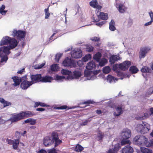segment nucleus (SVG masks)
Returning a JSON list of instances; mask_svg holds the SVG:
<instances>
[{
    "label": "nucleus",
    "mask_w": 153,
    "mask_h": 153,
    "mask_svg": "<svg viewBox=\"0 0 153 153\" xmlns=\"http://www.w3.org/2000/svg\"><path fill=\"white\" fill-rule=\"evenodd\" d=\"M33 115V114L30 111H22L19 113L13 114L9 120L12 123L16 122L27 117H31Z\"/></svg>",
    "instance_id": "f257e3e1"
},
{
    "label": "nucleus",
    "mask_w": 153,
    "mask_h": 153,
    "mask_svg": "<svg viewBox=\"0 0 153 153\" xmlns=\"http://www.w3.org/2000/svg\"><path fill=\"white\" fill-rule=\"evenodd\" d=\"M10 49L11 48L9 46L6 47L3 46L0 48V57H1V63L4 62H6L8 59L7 55L10 53Z\"/></svg>",
    "instance_id": "f03ea898"
},
{
    "label": "nucleus",
    "mask_w": 153,
    "mask_h": 153,
    "mask_svg": "<svg viewBox=\"0 0 153 153\" xmlns=\"http://www.w3.org/2000/svg\"><path fill=\"white\" fill-rule=\"evenodd\" d=\"M147 138L143 135H138L134 138L133 143L139 146H145L146 143Z\"/></svg>",
    "instance_id": "7ed1b4c3"
},
{
    "label": "nucleus",
    "mask_w": 153,
    "mask_h": 153,
    "mask_svg": "<svg viewBox=\"0 0 153 153\" xmlns=\"http://www.w3.org/2000/svg\"><path fill=\"white\" fill-rule=\"evenodd\" d=\"M51 137L52 138L53 144L54 143V148L59 146L62 143V140L59 138V134L57 132L53 131L51 133Z\"/></svg>",
    "instance_id": "20e7f679"
},
{
    "label": "nucleus",
    "mask_w": 153,
    "mask_h": 153,
    "mask_svg": "<svg viewBox=\"0 0 153 153\" xmlns=\"http://www.w3.org/2000/svg\"><path fill=\"white\" fill-rule=\"evenodd\" d=\"M27 75H25L22 77V81L21 84V87L23 89H26L29 86L33 84L31 81H27Z\"/></svg>",
    "instance_id": "39448f33"
},
{
    "label": "nucleus",
    "mask_w": 153,
    "mask_h": 153,
    "mask_svg": "<svg viewBox=\"0 0 153 153\" xmlns=\"http://www.w3.org/2000/svg\"><path fill=\"white\" fill-rule=\"evenodd\" d=\"M12 34L14 37L16 38L17 39L20 40L25 37L26 32L25 31L21 30H17L14 29L13 31Z\"/></svg>",
    "instance_id": "423d86ee"
},
{
    "label": "nucleus",
    "mask_w": 153,
    "mask_h": 153,
    "mask_svg": "<svg viewBox=\"0 0 153 153\" xmlns=\"http://www.w3.org/2000/svg\"><path fill=\"white\" fill-rule=\"evenodd\" d=\"M131 132L130 129L127 128L124 129L121 134L122 139L123 140H127L131 137Z\"/></svg>",
    "instance_id": "0eeeda50"
},
{
    "label": "nucleus",
    "mask_w": 153,
    "mask_h": 153,
    "mask_svg": "<svg viewBox=\"0 0 153 153\" xmlns=\"http://www.w3.org/2000/svg\"><path fill=\"white\" fill-rule=\"evenodd\" d=\"M30 78L31 79V82L34 83L40 82L41 78H42L41 74H30Z\"/></svg>",
    "instance_id": "6e6552de"
},
{
    "label": "nucleus",
    "mask_w": 153,
    "mask_h": 153,
    "mask_svg": "<svg viewBox=\"0 0 153 153\" xmlns=\"http://www.w3.org/2000/svg\"><path fill=\"white\" fill-rule=\"evenodd\" d=\"M52 138L50 136H46L43 139V143L46 147L50 146L53 145Z\"/></svg>",
    "instance_id": "1a4fd4ad"
},
{
    "label": "nucleus",
    "mask_w": 153,
    "mask_h": 153,
    "mask_svg": "<svg viewBox=\"0 0 153 153\" xmlns=\"http://www.w3.org/2000/svg\"><path fill=\"white\" fill-rule=\"evenodd\" d=\"M131 63L130 61H126L119 65V68L123 71L127 69L130 66Z\"/></svg>",
    "instance_id": "9d476101"
},
{
    "label": "nucleus",
    "mask_w": 153,
    "mask_h": 153,
    "mask_svg": "<svg viewBox=\"0 0 153 153\" xmlns=\"http://www.w3.org/2000/svg\"><path fill=\"white\" fill-rule=\"evenodd\" d=\"M82 51L79 50L78 51L74 50L71 53V56L73 58H79L82 57Z\"/></svg>",
    "instance_id": "9b49d317"
},
{
    "label": "nucleus",
    "mask_w": 153,
    "mask_h": 153,
    "mask_svg": "<svg viewBox=\"0 0 153 153\" xmlns=\"http://www.w3.org/2000/svg\"><path fill=\"white\" fill-rule=\"evenodd\" d=\"M74 63V61L71 58L67 57L63 61L62 64L64 66L71 67L73 65Z\"/></svg>",
    "instance_id": "f8f14e48"
},
{
    "label": "nucleus",
    "mask_w": 153,
    "mask_h": 153,
    "mask_svg": "<svg viewBox=\"0 0 153 153\" xmlns=\"http://www.w3.org/2000/svg\"><path fill=\"white\" fill-rule=\"evenodd\" d=\"M122 153H133L134 150L132 147L129 145H128L122 149Z\"/></svg>",
    "instance_id": "ddd939ff"
},
{
    "label": "nucleus",
    "mask_w": 153,
    "mask_h": 153,
    "mask_svg": "<svg viewBox=\"0 0 153 153\" xmlns=\"http://www.w3.org/2000/svg\"><path fill=\"white\" fill-rule=\"evenodd\" d=\"M150 50L147 48H143L140 49V51L139 52V57L140 59L142 58H144L146 56V54L147 53L148 51Z\"/></svg>",
    "instance_id": "4468645a"
},
{
    "label": "nucleus",
    "mask_w": 153,
    "mask_h": 153,
    "mask_svg": "<svg viewBox=\"0 0 153 153\" xmlns=\"http://www.w3.org/2000/svg\"><path fill=\"white\" fill-rule=\"evenodd\" d=\"M91 7L98 10H100L102 7L99 5L97 0H92L89 3Z\"/></svg>",
    "instance_id": "2eb2a0df"
},
{
    "label": "nucleus",
    "mask_w": 153,
    "mask_h": 153,
    "mask_svg": "<svg viewBox=\"0 0 153 153\" xmlns=\"http://www.w3.org/2000/svg\"><path fill=\"white\" fill-rule=\"evenodd\" d=\"M73 74L69 76V78L70 79H78L79 77H80L82 74L81 72L77 71H74L73 72Z\"/></svg>",
    "instance_id": "dca6fc26"
},
{
    "label": "nucleus",
    "mask_w": 153,
    "mask_h": 153,
    "mask_svg": "<svg viewBox=\"0 0 153 153\" xmlns=\"http://www.w3.org/2000/svg\"><path fill=\"white\" fill-rule=\"evenodd\" d=\"M120 59V57L117 55H112L110 58L109 62L111 64H113L116 61Z\"/></svg>",
    "instance_id": "f3484780"
},
{
    "label": "nucleus",
    "mask_w": 153,
    "mask_h": 153,
    "mask_svg": "<svg viewBox=\"0 0 153 153\" xmlns=\"http://www.w3.org/2000/svg\"><path fill=\"white\" fill-rule=\"evenodd\" d=\"M18 42L16 40L15 38H11L10 42H9V47L11 49H13L15 48L17 45Z\"/></svg>",
    "instance_id": "a211bd4d"
},
{
    "label": "nucleus",
    "mask_w": 153,
    "mask_h": 153,
    "mask_svg": "<svg viewBox=\"0 0 153 153\" xmlns=\"http://www.w3.org/2000/svg\"><path fill=\"white\" fill-rule=\"evenodd\" d=\"M10 38L11 37L7 36H5L4 37H3L2 39L0 42V45L2 46L4 45L9 44Z\"/></svg>",
    "instance_id": "6ab92c4d"
},
{
    "label": "nucleus",
    "mask_w": 153,
    "mask_h": 153,
    "mask_svg": "<svg viewBox=\"0 0 153 153\" xmlns=\"http://www.w3.org/2000/svg\"><path fill=\"white\" fill-rule=\"evenodd\" d=\"M12 79L14 82L13 85L15 86L19 85L22 81V78L19 79V77L17 76L12 77Z\"/></svg>",
    "instance_id": "aec40b11"
},
{
    "label": "nucleus",
    "mask_w": 153,
    "mask_h": 153,
    "mask_svg": "<svg viewBox=\"0 0 153 153\" xmlns=\"http://www.w3.org/2000/svg\"><path fill=\"white\" fill-rule=\"evenodd\" d=\"M41 82H51L52 79L51 76L47 75L45 76H42L41 78Z\"/></svg>",
    "instance_id": "412c9836"
},
{
    "label": "nucleus",
    "mask_w": 153,
    "mask_h": 153,
    "mask_svg": "<svg viewBox=\"0 0 153 153\" xmlns=\"http://www.w3.org/2000/svg\"><path fill=\"white\" fill-rule=\"evenodd\" d=\"M96 68V66L94 62L93 61H91L88 63L86 67V68L89 70L94 69Z\"/></svg>",
    "instance_id": "4be33fe9"
},
{
    "label": "nucleus",
    "mask_w": 153,
    "mask_h": 153,
    "mask_svg": "<svg viewBox=\"0 0 153 153\" xmlns=\"http://www.w3.org/2000/svg\"><path fill=\"white\" fill-rule=\"evenodd\" d=\"M0 102L3 104L4 107L10 106L12 105V103L11 102L7 101L5 100L4 99L1 97H0Z\"/></svg>",
    "instance_id": "5701e85b"
},
{
    "label": "nucleus",
    "mask_w": 153,
    "mask_h": 153,
    "mask_svg": "<svg viewBox=\"0 0 153 153\" xmlns=\"http://www.w3.org/2000/svg\"><path fill=\"white\" fill-rule=\"evenodd\" d=\"M116 109L117 113L115 112L114 113V115L116 116H118L122 114L123 113V111L122 110V107L121 106L117 107L116 108Z\"/></svg>",
    "instance_id": "b1692460"
},
{
    "label": "nucleus",
    "mask_w": 153,
    "mask_h": 153,
    "mask_svg": "<svg viewBox=\"0 0 153 153\" xmlns=\"http://www.w3.org/2000/svg\"><path fill=\"white\" fill-rule=\"evenodd\" d=\"M61 73L62 74L68 75L67 79L68 80L70 79L69 78V76H71V74H72L71 72V71L66 69H62L61 71Z\"/></svg>",
    "instance_id": "393cba45"
},
{
    "label": "nucleus",
    "mask_w": 153,
    "mask_h": 153,
    "mask_svg": "<svg viewBox=\"0 0 153 153\" xmlns=\"http://www.w3.org/2000/svg\"><path fill=\"white\" fill-rule=\"evenodd\" d=\"M19 139H15L12 144L13 147V149L16 150L17 149L18 146L19 144Z\"/></svg>",
    "instance_id": "a878e982"
},
{
    "label": "nucleus",
    "mask_w": 153,
    "mask_h": 153,
    "mask_svg": "<svg viewBox=\"0 0 153 153\" xmlns=\"http://www.w3.org/2000/svg\"><path fill=\"white\" fill-rule=\"evenodd\" d=\"M90 39L93 41L97 42V44L96 45V46L99 47L100 46L101 43H99V42L100 41V37L94 36L91 38Z\"/></svg>",
    "instance_id": "bb28decb"
},
{
    "label": "nucleus",
    "mask_w": 153,
    "mask_h": 153,
    "mask_svg": "<svg viewBox=\"0 0 153 153\" xmlns=\"http://www.w3.org/2000/svg\"><path fill=\"white\" fill-rule=\"evenodd\" d=\"M101 56L102 54L101 53L99 52H98L94 55L93 57V58L97 62H99L100 61V59Z\"/></svg>",
    "instance_id": "cd10ccee"
},
{
    "label": "nucleus",
    "mask_w": 153,
    "mask_h": 153,
    "mask_svg": "<svg viewBox=\"0 0 153 153\" xmlns=\"http://www.w3.org/2000/svg\"><path fill=\"white\" fill-rule=\"evenodd\" d=\"M98 17L100 18L103 20H106L108 18V15L107 13H105L103 12H100L98 16Z\"/></svg>",
    "instance_id": "c85d7f7f"
},
{
    "label": "nucleus",
    "mask_w": 153,
    "mask_h": 153,
    "mask_svg": "<svg viewBox=\"0 0 153 153\" xmlns=\"http://www.w3.org/2000/svg\"><path fill=\"white\" fill-rule=\"evenodd\" d=\"M109 28L110 30L112 31H114L116 30V28L114 26L115 22L114 20L112 19L109 22Z\"/></svg>",
    "instance_id": "c756f323"
},
{
    "label": "nucleus",
    "mask_w": 153,
    "mask_h": 153,
    "mask_svg": "<svg viewBox=\"0 0 153 153\" xmlns=\"http://www.w3.org/2000/svg\"><path fill=\"white\" fill-rule=\"evenodd\" d=\"M140 151L143 153H153L151 149L144 147H141Z\"/></svg>",
    "instance_id": "7c9ffc66"
},
{
    "label": "nucleus",
    "mask_w": 153,
    "mask_h": 153,
    "mask_svg": "<svg viewBox=\"0 0 153 153\" xmlns=\"http://www.w3.org/2000/svg\"><path fill=\"white\" fill-rule=\"evenodd\" d=\"M118 10L121 13H124L126 10V8L124 5L121 4H120L118 5Z\"/></svg>",
    "instance_id": "2f4dec72"
},
{
    "label": "nucleus",
    "mask_w": 153,
    "mask_h": 153,
    "mask_svg": "<svg viewBox=\"0 0 153 153\" xmlns=\"http://www.w3.org/2000/svg\"><path fill=\"white\" fill-rule=\"evenodd\" d=\"M151 69L146 66H143L141 69V71L143 73H149L151 71Z\"/></svg>",
    "instance_id": "473e14b6"
},
{
    "label": "nucleus",
    "mask_w": 153,
    "mask_h": 153,
    "mask_svg": "<svg viewBox=\"0 0 153 153\" xmlns=\"http://www.w3.org/2000/svg\"><path fill=\"white\" fill-rule=\"evenodd\" d=\"M107 81L110 83L114 82L115 80H116V78L110 75H108L107 76Z\"/></svg>",
    "instance_id": "72a5a7b5"
},
{
    "label": "nucleus",
    "mask_w": 153,
    "mask_h": 153,
    "mask_svg": "<svg viewBox=\"0 0 153 153\" xmlns=\"http://www.w3.org/2000/svg\"><path fill=\"white\" fill-rule=\"evenodd\" d=\"M129 70L130 71L132 74L136 73L138 71V70L136 67L135 66H131Z\"/></svg>",
    "instance_id": "f704fd0d"
},
{
    "label": "nucleus",
    "mask_w": 153,
    "mask_h": 153,
    "mask_svg": "<svg viewBox=\"0 0 153 153\" xmlns=\"http://www.w3.org/2000/svg\"><path fill=\"white\" fill-rule=\"evenodd\" d=\"M146 142V144H145V146L149 147H153V139L150 140L149 141H148V139L147 138Z\"/></svg>",
    "instance_id": "c9c22d12"
},
{
    "label": "nucleus",
    "mask_w": 153,
    "mask_h": 153,
    "mask_svg": "<svg viewBox=\"0 0 153 153\" xmlns=\"http://www.w3.org/2000/svg\"><path fill=\"white\" fill-rule=\"evenodd\" d=\"M104 137V134L100 131H99L97 134V137L98 138V140H102Z\"/></svg>",
    "instance_id": "e433bc0d"
},
{
    "label": "nucleus",
    "mask_w": 153,
    "mask_h": 153,
    "mask_svg": "<svg viewBox=\"0 0 153 153\" xmlns=\"http://www.w3.org/2000/svg\"><path fill=\"white\" fill-rule=\"evenodd\" d=\"M59 68L58 65L55 64L51 66V69L53 71H56L59 69Z\"/></svg>",
    "instance_id": "4c0bfd02"
},
{
    "label": "nucleus",
    "mask_w": 153,
    "mask_h": 153,
    "mask_svg": "<svg viewBox=\"0 0 153 153\" xmlns=\"http://www.w3.org/2000/svg\"><path fill=\"white\" fill-rule=\"evenodd\" d=\"M84 148L80 145L77 144L75 148V150L76 152H80L83 150Z\"/></svg>",
    "instance_id": "58836bf2"
},
{
    "label": "nucleus",
    "mask_w": 153,
    "mask_h": 153,
    "mask_svg": "<svg viewBox=\"0 0 153 153\" xmlns=\"http://www.w3.org/2000/svg\"><path fill=\"white\" fill-rule=\"evenodd\" d=\"M86 51L88 52H91L94 50V48L90 45H86Z\"/></svg>",
    "instance_id": "ea45409f"
},
{
    "label": "nucleus",
    "mask_w": 153,
    "mask_h": 153,
    "mask_svg": "<svg viewBox=\"0 0 153 153\" xmlns=\"http://www.w3.org/2000/svg\"><path fill=\"white\" fill-rule=\"evenodd\" d=\"M92 72V71L88 69V70H85L84 71V76L86 77L89 76H91Z\"/></svg>",
    "instance_id": "a19ab883"
},
{
    "label": "nucleus",
    "mask_w": 153,
    "mask_h": 153,
    "mask_svg": "<svg viewBox=\"0 0 153 153\" xmlns=\"http://www.w3.org/2000/svg\"><path fill=\"white\" fill-rule=\"evenodd\" d=\"M149 130V128L145 125L143 127V128L141 130L140 132L141 134H144L147 133Z\"/></svg>",
    "instance_id": "79ce46f5"
},
{
    "label": "nucleus",
    "mask_w": 153,
    "mask_h": 153,
    "mask_svg": "<svg viewBox=\"0 0 153 153\" xmlns=\"http://www.w3.org/2000/svg\"><path fill=\"white\" fill-rule=\"evenodd\" d=\"M120 147V144L119 143H117L114 145V148L111 149L114 150V151L116 152V153H117V151L119 150Z\"/></svg>",
    "instance_id": "37998d69"
},
{
    "label": "nucleus",
    "mask_w": 153,
    "mask_h": 153,
    "mask_svg": "<svg viewBox=\"0 0 153 153\" xmlns=\"http://www.w3.org/2000/svg\"><path fill=\"white\" fill-rule=\"evenodd\" d=\"M102 71L103 73L108 74L110 71L111 68L109 66H106L103 68Z\"/></svg>",
    "instance_id": "c03bdc74"
},
{
    "label": "nucleus",
    "mask_w": 153,
    "mask_h": 153,
    "mask_svg": "<svg viewBox=\"0 0 153 153\" xmlns=\"http://www.w3.org/2000/svg\"><path fill=\"white\" fill-rule=\"evenodd\" d=\"M107 62V60L105 58L102 59L99 63V65L101 66H103Z\"/></svg>",
    "instance_id": "a18cd8bd"
},
{
    "label": "nucleus",
    "mask_w": 153,
    "mask_h": 153,
    "mask_svg": "<svg viewBox=\"0 0 153 153\" xmlns=\"http://www.w3.org/2000/svg\"><path fill=\"white\" fill-rule=\"evenodd\" d=\"M44 10L45 15V19H49L50 15V13L49 12V7L48 8L45 9Z\"/></svg>",
    "instance_id": "49530a36"
},
{
    "label": "nucleus",
    "mask_w": 153,
    "mask_h": 153,
    "mask_svg": "<svg viewBox=\"0 0 153 153\" xmlns=\"http://www.w3.org/2000/svg\"><path fill=\"white\" fill-rule=\"evenodd\" d=\"M55 108L58 110H69L70 109H71V108H68L66 105H63L60 106L56 107Z\"/></svg>",
    "instance_id": "de8ad7c7"
},
{
    "label": "nucleus",
    "mask_w": 153,
    "mask_h": 153,
    "mask_svg": "<svg viewBox=\"0 0 153 153\" xmlns=\"http://www.w3.org/2000/svg\"><path fill=\"white\" fill-rule=\"evenodd\" d=\"M131 143V142L128 140H123L121 142V143L122 145H124L126 144H129L128 145H130V144Z\"/></svg>",
    "instance_id": "09e8293b"
},
{
    "label": "nucleus",
    "mask_w": 153,
    "mask_h": 153,
    "mask_svg": "<svg viewBox=\"0 0 153 153\" xmlns=\"http://www.w3.org/2000/svg\"><path fill=\"white\" fill-rule=\"evenodd\" d=\"M143 126L142 124H138L137 125L136 128V130L137 132H140L141 130L143 128Z\"/></svg>",
    "instance_id": "8fccbe9b"
},
{
    "label": "nucleus",
    "mask_w": 153,
    "mask_h": 153,
    "mask_svg": "<svg viewBox=\"0 0 153 153\" xmlns=\"http://www.w3.org/2000/svg\"><path fill=\"white\" fill-rule=\"evenodd\" d=\"M62 54L59 53H57L55 56V60L56 62H58L60 58L62 56Z\"/></svg>",
    "instance_id": "3c124183"
},
{
    "label": "nucleus",
    "mask_w": 153,
    "mask_h": 153,
    "mask_svg": "<svg viewBox=\"0 0 153 153\" xmlns=\"http://www.w3.org/2000/svg\"><path fill=\"white\" fill-rule=\"evenodd\" d=\"M94 102L92 100H89L85 102H82L80 103V104L87 105L90 104H93ZM87 105L86 106H87Z\"/></svg>",
    "instance_id": "603ef678"
},
{
    "label": "nucleus",
    "mask_w": 153,
    "mask_h": 153,
    "mask_svg": "<svg viewBox=\"0 0 153 153\" xmlns=\"http://www.w3.org/2000/svg\"><path fill=\"white\" fill-rule=\"evenodd\" d=\"M91 58V55L90 54L86 55L84 57H83L82 59L84 62H86Z\"/></svg>",
    "instance_id": "864d4df0"
},
{
    "label": "nucleus",
    "mask_w": 153,
    "mask_h": 153,
    "mask_svg": "<svg viewBox=\"0 0 153 153\" xmlns=\"http://www.w3.org/2000/svg\"><path fill=\"white\" fill-rule=\"evenodd\" d=\"M149 114L147 113H145L144 115L140 117V119L141 120L145 119L149 117Z\"/></svg>",
    "instance_id": "5fc2aeb1"
},
{
    "label": "nucleus",
    "mask_w": 153,
    "mask_h": 153,
    "mask_svg": "<svg viewBox=\"0 0 153 153\" xmlns=\"http://www.w3.org/2000/svg\"><path fill=\"white\" fill-rule=\"evenodd\" d=\"M54 147L48 151V153H57Z\"/></svg>",
    "instance_id": "6e6d98bb"
},
{
    "label": "nucleus",
    "mask_w": 153,
    "mask_h": 153,
    "mask_svg": "<svg viewBox=\"0 0 153 153\" xmlns=\"http://www.w3.org/2000/svg\"><path fill=\"white\" fill-rule=\"evenodd\" d=\"M117 74V76L120 78L121 79H122L124 77V76L123 73L118 72Z\"/></svg>",
    "instance_id": "4d7b16f0"
},
{
    "label": "nucleus",
    "mask_w": 153,
    "mask_h": 153,
    "mask_svg": "<svg viewBox=\"0 0 153 153\" xmlns=\"http://www.w3.org/2000/svg\"><path fill=\"white\" fill-rule=\"evenodd\" d=\"M36 120L30 118L29 123L30 125H34L36 124Z\"/></svg>",
    "instance_id": "13d9d810"
},
{
    "label": "nucleus",
    "mask_w": 153,
    "mask_h": 153,
    "mask_svg": "<svg viewBox=\"0 0 153 153\" xmlns=\"http://www.w3.org/2000/svg\"><path fill=\"white\" fill-rule=\"evenodd\" d=\"M106 22L103 21L102 22H101L98 23H97L96 24V25L101 27L103 25L105 24Z\"/></svg>",
    "instance_id": "bf43d9fd"
},
{
    "label": "nucleus",
    "mask_w": 153,
    "mask_h": 153,
    "mask_svg": "<svg viewBox=\"0 0 153 153\" xmlns=\"http://www.w3.org/2000/svg\"><path fill=\"white\" fill-rule=\"evenodd\" d=\"M6 140V141L7 142V143L10 145H12L14 141V140H13L8 138Z\"/></svg>",
    "instance_id": "052dcab7"
},
{
    "label": "nucleus",
    "mask_w": 153,
    "mask_h": 153,
    "mask_svg": "<svg viewBox=\"0 0 153 153\" xmlns=\"http://www.w3.org/2000/svg\"><path fill=\"white\" fill-rule=\"evenodd\" d=\"M5 6L4 5H2L0 7V13L2 14V13L4 10L5 9Z\"/></svg>",
    "instance_id": "680f3d73"
},
{
    "label": "nucleus",
    "mask_w": 153,
    "mask_h": 153,
    "mask_svg": "<svg viewBox=\"0 0 153 153\" xmlns=\"http://www.w3.org/2000/svg\"><path fill=\"white\" fill-rule=\"evenodd\" d=\"M65 78V77L64 76L58 75H57L56 77V79L57 80H62V79H63Z\"/></svg>",
    "instance_id": "e2e57ef3"
},
{
    "label": "nucleus",
    "mask_w": 153,
    "mask_h": 153,
    "mask_svg": "<svg viewBox=\"0 0 153 153\" xmlns=\"http://www.w3.org/2000/svg\"><path fill=\"white\" fill-rule=\"evenodd\" d=\"M108 106L111 108H114V104L111 102H108Z\"/></svg>",
    "instance_id": "0e129e2a"
},
{
    "label": "nucleus",
    "mask_w": 153,
    "mask_h": 153,
    "mask_svg": "<svg viewBox=\"0 0 153 153\" xmlns=\"http://www.w3.org/2000/svg\"><path fill=\"white\" fill-rule=\"evenodd\" d=\"M149 14L151 19V20L153 21V12L150 11L149 12Z\"/></svg>",
    "instance_id": "69168bd1"
},
{
    "label": "nucleus",
    "mask_w": 153,
    "mask_h": 153,
    "mask_svg": "<svg viewBox=\"0 0 153 153\" xmlns=\"http://www.w3.org/2000/svg\"><path fill=\"white\" fill-rule=\"evenodd\" d=\"M38 153H47V151L44 150L42 149L38 151L37 152Z\"/></svg>",
    "instance_id": "338daca9"
},
{
    "label": "nucleus",
    "mask_w": 153,
    "mask_h": 153,
    "mask_svg": "<svg viewBox=\"0 0 153 153\" xmlns=\"http://www.w3.org/2000/svg\"><path fill=\"white\" fill-rule=\"evenodd\" d=\"M25 68H23L22 69L20 70H19L17 71V73L20 74H23V72H25Z\"/></svg>",
    "instance_id": "774afa93"
}]
</instances>
